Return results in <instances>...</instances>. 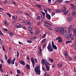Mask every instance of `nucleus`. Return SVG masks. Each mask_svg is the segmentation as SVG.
Segmentation results:
<instances>
[{
	"label": "nucleus",
	"instance_id": "obj_1",
	"mask_svg": "<svg viewBox=\"0 0 76 76\" xmlns=\"http://www.w3.org/2000/svg\"><path fill=\"white\" fill-rule=\"evenodd\" d=\"M34 72L37 75H39L41 73V70H40V66H38L34 68Z\"/></svg>",
	"mask_w": 76,
	"mask_h": 76
},
{
	"label": "nucleus",
	"instance_id": "obj_2",
	"mask_svg": "<svg viewBox=\"0 0 76 76\" xmlns=\"http://www.w3.org/2000/svg\"><path fill=\"white\" fill-rule=\"evenodd\" d=\"M47 49L48 51H49V52H53V51H54V49H53V48H52V46L50 43H49L48 44L47 47Z\"/></svg>",
	"mask_w": 76,
	"mask_h": 76
},
{
	"label": "nucleus",
	"instance_id": "obj_3",
	"mask_svg": "<svg viewBox=\"0 0 76 76\" xmlns=\"http://www.w3.org/2000/svg\"><path fill=\"white\" fill-rule=\"evenodd\" d=\"M43 25L44 26H46V27H51V24L45 21V23L43 24Z\"/></svg>",
	"mask_w": 76,
	"mask_h": 76
},
{
	"label": "nucleus",
	"instance_id": "obj_4",
	"mask_svg": "<svg viewBox=\"0 0 76 76\" xmlns=\"http://www.w3.org/2000/svg\"><path fill=\"white\" fill-rule=\"evenodd\" d=\"M52 46L53 49H54L56 50H57V47L56 45H55L54 44V41H53L52 42Z\"/></svg>",
	"mask_w": 76,
	"mask_h": 76
},
{
	"label": "nucleus",
	"instance_id": "obj_5",
	"mask_svg": "<svg viewBox=\"0 0 76 76\" xmlns=\"http://www.w3.org/2000/svg\"><path fill=\"white\" fill-rule=\"evenodd\" d=\"M56 40H58L59 42H62V38L60 37V36H58L56 39Z\"/></svg>",
	"mask_w": 76,
	"mask_h": 76
},
{
	"label": "nucleus",
	"instance_id": "obj_6",
	"mask_svg": "<svg viewBox=\"0 0 76 76\" xmlns=\"http://www.w3.org/2000/svg\"><path fill=\"white\" fill-rule=\"evenodd\" d=\"M72 29V25H70L68 29V33H70Z\"/></svg>",
	"mask_w": 76,
	"mask_h": 76
},
{
	"label": "nucleus",
	"instance_id": "obj_7",
	"mask_svg": "<svg viewBox=\"0 0 76 76\" xmlns=\"http://www.w3.org/2000/svg\"><path fill=\"white\" fill-rule=\"evenodd\" d=\"M67 20L68 22H71L73 20V17L72 16H70L68 18H67Z\"/></svg>",
	"mask_w": 76,
	"mask_h": 76
},
{
	"label": "nucleus",
	"instance_id": "obj_8",
	"mask_svg": "<svg viewBox=\"0 0 76 76\" xmlns=\"http://www.w3.org/2000/svg\"><path fill=\"white\" fill-rule=\"evenodd\" d=\"M31 60L33 64V67H34V66H35V61H34V58L33 57L31 58Z\"/></svg>",
	"mask_w": 76,
	"mask_h": 76
},
{
	"label": "nucleus",
	"instance_id": "obj_9",
	"mask_svg": "<svg viewBox=\"0 0 76 76\" xmlns=\"http://www.w3.org/2000/svg\"><path fill=\"white\" fill-rule=\"evenodd\" d=\"M15 26L17 27L18 28H19L21 27V25L19 23H17L14 24Z\"/></svg>",
	"mask_w": 76,
	"mask_h": 76
},
{
	"label": "nucleus",
	"instance_id": "obj_10",
	"mask_svg": "<svg viewBox=\"0 0 76 76\" xmlns=\"http://www.w3.org/2000/svg\"><path fill=\"white\" fill-rule=\"evenodd\" d=\"M46 18H47L49 20H50V19H51V16L48 14H46Z\"/></svg>",
	"mask_w": 76,
	"mask_h": 76
},
{
	"label": "nucleus",
	"instance_id": "obj_11",
	"mask_svg": "<svg viewBox=\"0 0 76 76\" xmlns=\"http://www.w3.org/2000/svg\"><path fill=\"white\" fill-rule=\"evenodd\" d=\"M45 66L47 70V71H49L50 67H49V66L48 65V64H45Z\"/></svg>",
	"mask_w": 76,
	"mask_h": 76
},
{
	"label": "nucleus",
	"instance_id": "obj_12",
	"mask_svg": "<svg viewBox=\"0 0 76 76\" xmlns=\"http://www.w3.org/2000/svg\"><path fill=\"white\" fill-rule=\"evenodd\" d=\"M37 36H34V37H31L30 38V39L31 41H34L36 38H37Z\"/></svg>",
	"mask_w": 76,
	"mask_h": 76
},
{
	"label": "nucleus",
	"instance_id": "obj_13",
	"mask_svg": "<svg viewBox=\"0 0 76 76\" xmlns=\"http://www.w3.org/2000/svg\"><path fill=\"white\" fill-rule=\"evenodd\" d=\"M63 9H64L63 10H62V12H65L67 10V9L66 8V6H64Z\"/></svg>",
	"mask_w": 76,
	"mask_h": 76
},
{
	"label": "nucleus",
	"instance_id": "obj_14",
	"mask_svg": "<svg viewBox=\"0 0 76 76\" xmlns=\"http://www.w3.org/2000/svg\"><path fill=\"white\" fill-rule=\"evenodd\" d=\"M28 31H32V29H33V26L31 25L29 27H28Z\"/></svg>",
	"mask_w": 76,
	"mask_h": 76
},
{
	"label": "nucleus",
	"instance_id": "obj_15",
	"mask_svg": "<svg viewBox=\"0 0 76 76\" xmlns=\"http://www.w3.org/2000/svg\"><path fill=\"white\" fill-rule=\"evenodd\" d=\"M45 62H46V61H45V60H44V59H43L42 60V61H41V63L42 64H46L45 63Z\"/></svg>",
	"mask_w": 76,
	"mask_h": 76
},
{
	"label": "nucleus",
	"instance_id": "obj_16",
	"mask_svg": "<svg viewBox=\"0 0 76 76\" xmlns=\"http://www.w3.org/2000/svg\"><path fill=\"white\" fill-rule=\"evenodd\" d=\"M62 34L64 36H65V37H66V36L67 35V31L66 30H64V32Z\"/></svg>",
	"mask_w": 76,
	"mask_h": 76
},
{
	"label": "nucleus",
	"instance_id": "obj_17",
	"mask_svg": "<svg viewBox=\"0 0 76 76\" xmlns=\"http://www.w3.org/2000/svg\"><path fill=\"white\" fill-rule=\"evenodd\" d=\"M62 66L63 64H62L59 63L58 64L57 66L58 67V68H61V67H62Z\"/></svg>",
	"mask_w": 76,
	"mask_h": 76
},
{
	"label": "nucleus",
	"instance_id": "obj_18",
	"mask_svg": "<svg viewBox=\"0 0 76 76\" xmlns=\"http://www.w3.org/2000/svg\"><path fill=\"white\" fill-rule=\"evenodd\" d=\"M19 62L20 64H21L22 65H25V62L23 61H20Z\"/></svg>",
	"mask_w": 76,
	"mask_h": 76
},
{
	"label": "nucleus",
	"instance_id": "obj_19",
	"mask_svg": "<svg viewBox=\"0 0 76 76\" xmlns=\"http://www.w3.org/2000/svg\"><path fill=\"white\" fill-rule=\"evenodd\" d=\"M11 58H10L9 59H8L7 61V63L9 64H11Z\"/></svg>",
	"mask_w": 76,
	"mask_h": 76
},
{
	"label": "nucleus",
	"instance_id": "obj_20",
	"mask_svg": "<svg viewBox=\"0 0 76 76\" xmlns=\"http://www.w3.org/2000/svg\"><path fill=\"white\" fill-rule=\"evenodd\" d=\"M41 20H44L45 19V16H43L42 15H41Z\"/></svg>",
	"mask_w": 76,
	"mask_h": 76
},
{
	"label": "nucleus",
	"instance_id": "obj_21",
	"mask_svg": "<svg viewBox=\"0 0 76 76\" xmlns=\"http://www.w3.org/2000/svg\"><path fill=\"white\" fill-rule=\"evenodd\" d=\"M66 58L68 60H69H69L70 61H72V58L70 56H67L66 57Z\"/></svg>",
	"mask_w": 76,
	"mask_h": 76
},
{
	"label": "nucleus",
	"instance_id": "obj_22",
	"mask_svg": "<svg viewBox=\"0 0 76 76\" xmlns=\"http://www.w3.org/2000/svg\"><path fill=\"white\" fill-rule=\"evenodd\" d=\"M26 68L27 70H29L30 69V65H28V64H27L26 65Z\"/></svg>",
	"mask_w": 76,
	"mask_h": 76
},
{
	"label": "nucleus",
	"instance_id": "obj_23",
	"mask_svg": "<svg viewBox=\"0 0 76 76\" xmlns=\"http://www.w3.org/2000/svg\"><path fill=\"white\" fill-rule=\"evenodd\" d=\"M69 37L71 39H72V40H73V39H74V37L72 34H70L69 35Z\"/></svg>",
	"mask_w": 76,
	"mask_h": 76
},
{
	"label": "nucleus",
	"instance_id": "obj_24",
	"mask_svg": "<svg viewBox=\"0 0 76 76\" xmlns=\"http://www.w3.org/2000/svg\"><path fill=\"white\" fill-rule=\"evenodd\" d=\"M47 41V39L45 38L43 39L41 42V43H44V42H46Z\"/></svg>",
	"mask_w": 76,
	"mask_h": 76
},
{
	"label": "nucleus",
	"instance_id": "obj_25",
	"mask_svg": "<svg viewBox=\"0 0 76 76\" xmlns=\"http://www.w3.org/2000/svg\"><path fill=\"white\" fill-rule=\"evenodd\" d=\"M55 12L56 13H61L62 12V10H56Z\"/></svg>",
	"mask_w": 76,
	"mask_h": 76
},
{
	"label": "nucleus",
	"instance_id": "obj_26",
	"mask_svg": "<svg viewBox=\"0 0 76 76\" xmlns=\"http://www.w3.org/2000/svg\"><path fill=\"white\" fill-rule=\"evenodd\" d=\"M36 6L38 7L40 9H41V7L42 6L41 4H37L36 5Z\"/></svg>",
	"mask_w": 76,
	"mask_h": 76
},
{
	"label": "nucleus",
	"instance_id": "obj_27",
	"mask_svg": "<svg viewBox=\"0 0 76 76\" xmlns=\"http://www.w3.org/2000/svg\"><path fill=\"white\" fill-rule=\"evenodd\" d=\"M9 35H10V36H11V37H12L13 35H14V33L13 32H11V31H9Z\"/></svg>",
	"mask_w": 76,
	"mask_h": 76
},
{
	"label": "nucleus",
	"instance_id": "obj_28",
	"mask_svg": "<svg viewBox=\"0 0 76 76\" xmlns=\"http://www.w3.org/2000/svg\"><path fill=\"white\" fill-rule=\"evenodd\" d=\"M4 22L5 25H7V26H9V23H7V21L5 20L4 21Z\"/></svg>",
	"mask_w": 76,
	"mask_h": 76
},
{
	"label": "nucleus",
	"instance_id": "obj_29",
	"mask_svg": "<svg viewBox=\"0 0 76 76\" xmlns=\"http://www.w3.org/2000/svg\"><path fill=\"white\" fill-rule=\"evenodd\" d=\"M64 31H65V30H64L63 28L60 29V32L61 33H62V34L64 32Z\"/></svg>",
	"mask_w": 76,
	"mask_h": 76
},
{
	"label": "nucleus",
	"instance_id": "obj_30",
	"mask_svg": "<svg viewBox=\"0 0 76 76\" xmlns=\"http://www.w3.org/2000/svg\"><path fill=\"white\" fill-rule=\"evenodd\" d=\"M64 54L65 56H68V53L66 51H65L64 52Z\"/></svg>",
	"mask_w": 76,
	"mask_h": 76
},
{
	"label": "nucleus",
	"instance_id": "obj_31",
	"mask_svg": "<svg viewBox=\"0 0 76 76\" xmlns=\"http://www.w3.org/2000/svg\"><path fill=\"white\" fill-rule=\"evenodd\" d=\"M39 33V30H37L35 32V34L38 35Z\"/></svg>",
	"mask_w": 76,
	"mask_h": 76
},
{
	"label": "nucleus",
	"instance_id": "obj_32",
	"mask_svg": "<svg viewBox=\"0 0 76 76\" xmlns=\"http://www.w3.org/2000/svg\"><path fill=\"white\" fill-rule=\"evenodd\" d=\"M63 2V0H58V4H60Z\"/></svg>",
	"mask_w": 76,
	"mask_h": 76
},
{
	"label": "nucleus",
	"instance_id": "obj_33",
	"mask_svg": "<svg viewBox=\"0 0 76 76\" xmlns=\"http://www.w3.org/2000/svg\"><path fill=\"white\" fill-rule=\"evenodd\" d=\"M55 29L56 31V32H58V31L59 30V28H58V27L55 28Z\"/></svg>",
	"mask_w": 76,
	"mask_h": 76
},
{
	"label": "nucleus",
	"instance_id": "obj_34",
	"mask_svg": "<svg viewBox=\"0 0 76 76\" xmlns=\"http://www.w3.org/2000/svg\"><path fill=\"white\" fill-rule=\"evenodd\" d=\"M71 42H72V41H68L66 42V44H69V43H71Z\"/></svg>",
	"mask_w": 76,
	"mask_h": 76
},
{
	"label": "nucleus",
	"instance_id": "obj_35",
	"mask_svg": "<svg viewBox=\"0 0 76 76\" xmlns=\"http://www.w3.org/2000/svg\"><path fill=\"white\" fill-rule=\"evenodd\" d=\"M41 16L39 15H38L37 17V19H41Z\"/></svg>",
	"mask_w": 76,
	"mask_h": 76
},
{
	"label": "nucleus",
	"instance_id": "obj_36",
	"mask_svg": "<svg viewBox=\"0 0 76 76\" xmlns=\"http://www.w3.org/2000/svg\"><path fill=\"white\" fill-rule=\"evenodd\" d=\"M17 72L18 74H20V73H21V72H20V70H19V69H18L17 70Z\"/></svg>",
	"mask_w": 76,
	"mask_h": 76
},
{
	"label": "nucleus",
	"instance_id": "obj_37",
	"mask_svg": "<svg viewBox=\"0 0 76 76\" xmlns=\"http://www.w3.org/2000/svg\"><path fill=\"white\" fill-rule=\"evenodd\" d=\"M7 14L8 16H9V18H10V17H11V14H10L9 13H7Z\"/></svg>",
	"mask_w": 76,
	"mask_h": 76
},
{
	"label": "nucleus",
	"instance_id": "obj_38",
	"mask_svg": "<svg viewBox=\"0 0 76 76\" xmlns=\"http://www.w3.org/2000/svg\"><path fill=\"white\" fill-rule=\"evenodd\" d=\"M41 24V22L39 21L37 23V26H38V25H40Z\"/></svg>",
	"mask_w": 76,
	"mask_h": 76
},
{
	"label": "nucleus",
	"instance_id": "obj_39",
	"mask_svg": "<svg viewBox=\"0 0 76 76\" xmlns=\"http://www.w3.org/2000/svg\"><path fill=\"white\" fill-rule=\"evenodd\" d=\"M27 42L28 43H29V44H31L32 42V41H31L30 40H27Z\"/></svg>",
	"mask_w": 76,
	"mask_h": 76
},
{
	"label": "nucleus",
	"instance_id": "obj_40",
	"mask_svg": "<svg viewBox=\"0 0 76 76\" xmlns=\"http://www.w3.org/2000/svg\"><path fill=\"white\" fill-rule=\"evenodd\" d=\"M70 6H72V8H73V9H74V7L75 6V5H74V4H70Z\"/></svg>",
	"mask_w": 76,
	"mask_h": 76
},
{
	"label": "nucleus",
	"instance_id": "obj_41",
	"mask_svg": "<svg viewBox=\"0 0 76 76\" xmlns=\"http://www.w3.org/2000/svg\"><path fill=\"white\" fill-rule=\"evenodd\" d=\"M20 28H23V29H26V28L25 27V26L22 25L21 26Z\"/></svg>",
	"mask_w": 76,
	"mask_h": 76
},
{
	"label": "nucleus",
	"instance_id": "obj_42",
	"mask_svg": "<svg viewBox=\"0 0 76 76\" xmlns=\"http://www.w3.org/2000/svg\"><path fill=\"white\" fill-rule=\"evenodd\" d=\"M49 60L50 61H51V62H52V63H53V62H54V60H53V59L51 58H50Z\"/></svg>",
	"mask_w": 76,
	"mask_h": 76
},
{
	"label": "nucleus",
	"instance_id": "obj_43",
	"mask_svg": "<svg viewBox=\"0 0 76 76\" xmlns=\"http://www.w3.org/2000/svg\"><path fill=\"white\" fill-rule=\"evenodd\" d=\"M0 44L1 45H2L3 44V42L2 41V40H1V39L0 38Z\"/></svg>",
	"mask_w": 76,
	"mask_h": 76
},
{
	"label": "nucleus",
	"instance_id": "obj_44",
	"mask_svg": "<svg viewBox=\"0 0 76 76\" xmlns=\"http://www.w3.org/2000/svg\"><path fill=\"white\" fill-rule=\"evenodd\" d=\"M5 56V60H7V56H6V55H4Z\"/></svg>",
	"mask_w": 76,
	"mask_h": 76
},
{
	"label": "nucleus",
	"instance_id": "obj_45",
	"mask_svg": "<svg viewBox=\"0 0 76 76\" xmlns=\"http://www.w3.org/2000/svg\"><path fill=\"white\" fill-rule=\"evenodd\" d=\"M19 52L18 51H17V57H19Z\"/></svg>",
	"mask_w": 76,
	"mask_h": 76
},
{
	"label": "nucleus",
	"instance_id": "obj_46",
	"mask_svg": "<svg viewBox=\"0 0 76 76\" xmlns=\"http://www.w3.org/2000/svg\"><path fill=\"white\" fill-rule=\"evenodd\" d=\"M46 36V34L45 33L43 35V37H42V38H44Z\"/></svg>",
	"mask_w": 76,
	"mask_h": 76
},
{
	"label": "nucleus",
	"instance_id": "obj_47",
	"mask_svg": "<svg viewBox=\"0 0 76 76\" xmlns=\"http://www.w3.org/2000/svg\"><path fill=\"white\" fill-rule=\"evenodd\" d=\"M74 29H75V30H74L73 31V34H76V30H75L76 29V28H74Z\"/></svg>",
	"mask_w": 76,
	"mask_h": 76
},
{
	"label": "nucleus",
	"instance_id": "obj_48",
	"mask_svg": "<svg viewBox=\"0 0 76 76\" xmlns=\"http://www.w3.org/2000/svg\"><path fill=\"white\" fill-rule=\"evenodd\" d=\"M0 70L2 73H3L4 72V70L3 69H0Z\"/></svg>",
	"mask_w": 76,
	"mask_h": 76
},
{
	"label": "nucleus",
	"instance_id": "obj_49",
	"mask_svg": "<svg viewBox=\"0 0 76 76\" xmlns=\"http://www.w3.org/2000/svg\"><path fill=\"white\" fill-rule=\"evenodd\" d=\"M11 63L12 64H15V61H13L12 60Z\"/></svg>",
	"mask_w": 76,
	"mask_h": 76
},
{
	"label": "nucleus",
	"instance_id": "obj_50",
	"mask_svg": "<svg viewBox=\"0 0 76 76\" xmlns=\"http://www.w3.org/2000/svg\"><path fill=\"white\" fill-rule=\"evenodd\" d=\"M45 47H46V44H45L43 45L42 47L43 48H45Z\"/></svg>",
	"mask_w": 76,
	"mask_h": 76
},
{
	"label": "nucleus",
	"instance_id": "obj_51",
	"mask_svg": "<svg viewBox=\"0 0 76 76\" xmlns=\"http://www.w3.org/2000/svg\"><path fill=\"white\" fill-rule=\"evenodd\" d=\"M24 24L25 25H28V23H27V22L26 21H25L24 23Z\"/></svg>",
	"mask_w": 76,
	"mask_h": 76
},
{
	"label": "nucleus",
	"instance_id": "obj_52",
	"mask_svg": "<svg viewBox=\"0 0 76 76\" xmlns=\"http://www.w3.org/2000/svg\"><path fill=\"white\" fill-rule=\"evenodd\" d=\"M48 3L49 4H50L51 3V0H48Z\"/></svg>",
	"mask_w": 76,
	"mask_h": 76
},
{
	"label": "nucleus",
	"instance_id": "obj_53",
	"mask_svg": "<svg viewBox=\"0 0 76 76\" xmlns=\"http://www.w3.org/2000/svg\"><path fill=\"white\" fill-rule=\"evenodd\" d=\"M69 11H67L66 12H64V15H66V14H67V13Z\"/></svg>",
	"mask_w": 76,
	"mask_h": 76
},
{
	"label": "nucleus",
	"instance_id": "obj_54",
	"mask_svg": "<svg viewBox=\"0 0 76 76\" xmlns=\"http://www.w3.org/2000/svg\"><path fill=\"white\" fill-rule=\"evenodd\" d=\"M18 43L19 44H20V45H23V43H22L20 42L19 41L18 42Z\"/></svg>",
	"mask_w": 76,
	"mask_h": 76
},
{
	"label": "nucleus",
	"instance_id": "obj_55",
	"mask_svg": "<svg viewBox=\"0 0 76 76\" xmlns=\"http://www.w3.org/2000/svg\"><path fill=\"white\" fill-rule=\"evenodd\" d=\"M2 50L3 51H5V49H4V47L3 46H2Z\"/></svg>",
	"mask_w": 76,
	"mask_h": 76
},
{
	"label": "nucleus",
	"instance_id": "obj_56",
	"mask_svg": "<svg viewBox=\"0 0 76 76\" xmlns=\"http://www.w3.org/2000/svg\"><path fill=\"white\" fill-rule=\"evenodd\" d=\"M55 14V13L54 12H52L51 15H52V16H54V15Z\"/></svg>",
	"mask_w": 76,
	"mask_h": 76
},
{
	"label": "nucleus",
	"instance_id": "obj_57",
	"mask_svg": "<svg viewBox=\"0 0 76 76\" xmlns=\"http://www.w3.org/2000/svg\"><path fill=\"white\" fill-rule=\"evenodd\" d=\"M42 15L44 16H45V13L44 12H42Z\"/></svg>",
	"mask_w": 76,
	"mask_h": 76
},
{
	"label": "nucleus",
	"instance_id": "obj_58",
	"mask_svg": "<svg viewBox=\"0 0 76 76\" xmlns=\"http://www.w3.org/2000/svg\"><path fill=\"white\" fill-rule=\"evenodd\" d=\"M42 69L43 70H44V71L45 72H46L47 71V70H46V69H44V67H42Z\"/></svg>",
	"mask_w": 76,
	"mask_h": 76
},
{
	"label": "nucleus",
	"instance_id": "obj_59",
	"mask_svg": "<svg viewBox=\"0 0 76 76\" xmlns=\"http://www.w3.org/2000/svg\"><path fill=\"white\" fill-rule=\"evenodd\" d=\"M48 29H49V30H50V31H52L53 30V29L52 28H47Z\"/></svg>",
	"mask_w": 76,
	"mask_h": 76
},
{
	"label": "nucleus",
	"instance_id": "obj_60",
	"mask_svg": "<svg viewBox=\"0 0 76 76\" xmlns=\"http://www.w3.org/2000/svg\"><path fill=\"white\" fill-rule=\"evenodd\" d=\"M0 35H3V33H2V32H1V31L0 30Z\"/></svg>",
	"mask_w": 76,
	"mask_h": 76
},
{
	"label": "nucleus",
	"instance_id": "obj_61",
	"mask_svg": "<svg viewBox=\"0 0 76 76\" xmlns=\"http://www.w3.org/2000/svg\"><path fill=\"white\" fill-rule=\"evenodd\" d=\"M70 34H68L67 37V38H70V37H69V36H70Z\"/></svg>",
	"mask_w": 76,
	"mask_h": 76
},
{
	"label": "nucleus",
	"instance_id": "obj_62",
	"mask_svg": "<svg viewBox=\"0 0 76 76\" xmlns=\"http://www.w3.org/2000/svg\"><path fill=\"white\" fill-rule=\"evenodd\" d=\"M44 11L45 12V13H46V14H48V13H47V10H44Z\"/></svg>",
	"mask_w": 76,
	"mask_h": 76
},
{
	"label": "nucleus",
	"instance_id": "obj_63",
	"mask_svg": "<svg viewBox=\"0 0 76 76\" xmlns=\"http://www.w3.org/2000/svg\"><path fill=\"white\" fill-rule=\"evenodd\" d=\"M34 60L35 61V62L36 63H37V58H35Z\"/></svg>",
	"mask_w": 76,
	"mask_h": 76
},
{
	"label": "nucleus",
	"instance_id": "obj_64",
	"mask_svg": "<svg viewBox=\"0 0 76 76\" xmlns=\"http://www.w3.org/2000/svg\"><path fill=\"white\" fill-rule=\"evenodd\" d=\"M46 9H47V10H49V11H51V9H50L49 8H47Z\"/></svg>",
	"mask_w": 76,
	"mask_h": 76
}]
</instances>
